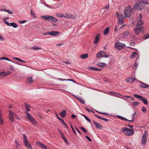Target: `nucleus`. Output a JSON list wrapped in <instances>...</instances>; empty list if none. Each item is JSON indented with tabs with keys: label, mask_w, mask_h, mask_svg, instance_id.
<instances>
[{
	"label": "nucleus",
	"mask_w": 149,
	"mask_h": 149,
	"mask_svg": "<svg viewBox=\"0 0 149 149\" xmlns=\"http://www.w3.org/2000/svg\"><path fill=\"white\" fill-rule=\"evenodd\" d=\"M24 106L25 107L26 111L27 112H26V117L31 122L32 124L33 125H36L38 124V123L35 120L33 116L29 113H28V112L30 111V106L26 103H24Z\"/></svg>",
	"instance_id": "f257e3e1"
},
{
	"label": "nucleus",
	"mask_w": 149,
	"mask_h": 149,
	"mask_svg": "<svg viewBox=\"0 0 149 149\" xmlns=\"http://www.w3.org/2000/svg\"><path fill=\"white\" fill-rule=\"evenodd\" d=\"M121 130L125 135L130 136L133 135L134 133V131L131 129L125 127H122Z\"/></svg>",
	"instance_id": "f03ea898"
},
{
	"label": "nucleus",
	"mask_w": 149,
	"mask_h": 149,
	"mask_svg": "<svg viewBox=\"0 0 149 149\" xmlns=\"http://www.w3.org/2000/svg\"><path fill=\"white\" fill-rule=\"evenodd\" d=\"M148 136V132L147 131H146L143 134L142 138L141 143L143 146H144L146 143Z\"/></svg>",
	"instance_id": "7ed1b4c3"
},
{
	"label": "nucleus",
	"mask_w": 149,
	"mask_h": 149,
	"mask_svg": "<svg viewBox=\"0 0 149 149\" xmlns=\"http://www.w3.org/2000/svg\"><path fill=\"white\" fill-rule=\"evenodd\" d=\"M41 17L46 20L53 21L54 22L57 21V19H56L51 16L45 15L42 16Z\"/></svg>",
	"instance_id": "20e7f679"
},
{
	"label": "nucleus",
	"mask_w": 149,
	"mask_h": 149,
	"mask_svg": "<svg viewBox=\"0 0 149 149\" xmlns=\"http://www.w3.org/2000/svg\"><path fill=\"white\" fill-rule=\"evenodd\" d=\"M23 141L24 143V145L27 148L29 149H33L31 146L28 141L26 136L25 134L23 135Z\"/></svg>",
	"instance_id": "39448f33"
},
{
	"label": "nucleus",
	"mask_w": 149,
	"mask_h": 149,
	"mask_svg": "<svg viewBox=\"0 0 149 149\" xmlns=\"http://www.w3.org/2000/svg\"><path fill=\"white\" fill-rule=\"evenodd\" d=\"M131 8L130 6L126 7L125 9V10L124 12V13L125 15V17H130L131 14Z\"/></svg>",
	"instance_id": "423d86ee"
},
{
	"label": "nucleus",
	"mask_w": 149,
	"mask_h": 149,
	"mask_svg": "<svg viewBox=\"0 0 149 149\" xmlns=\"http://www.w3.org/2000/svg\"><path fill=\"white\" fill-rule=\"evenodd\" d=\"M134 96L136 98H138L139 100L142 101L145 104L147 105L148 104V100L146 98H143L142 96L137 94H134Z\"/></svg>",
	"instance_id": "0eeeda50"
},
{
	"label": "nucleus",
	"mask_w": 149,
	"mask_h": 149,
	"mask_svg": "<svg viewBox=\"0 0 149 149\" xmlns=\"http://www.w3.org/2000/svg\"><path fill=\"white\" fill-rule=\"evenodd\" d=\"M142 18V15L140 13L137 19V23L136 24V26H139L142 25L143 24V21L141 20Z\"/></svg>",
	"instance_id": "6e6552de"
},
{
	"label": "nucleus",
	"mask_w": 149,
	"mask_h": 149,
	"mask_svg": "<svg viewBox=\"0 0 149 149\" xmlns=\"http://www.w3.org/2000/svg\"><path fill=\"white\" fill-rule=\"evenodd\" d=\"M9 118L11 122H12L14 121V116L15 115V113L11 111H9Z\"/></svg>",
	"instance_id": "1a4fd4ad"
},
{
	"label": "nucleus",
	"mask_w": 149,
	"mask_h": 149,
	"mask_svg": "<svg viewBox=\"0 0 149 149\" xmlns=\"http://www.w3.org/2000/svg\"><path fill=\"white\" fill-rule=\"evenodd\" d=\"M143 26L134 29L135 33L137 35H138L140 32H143Z\"/></svg>",
	"instance_id": "9d476101"
},
{
	"label": "nucleus",
	"mask_w": 149,
	"mask_h": 149,
	"mask_svg": "<svg viewBox=\"0 0 149 149\" xmlns=\"http://www.w3.org/2000/svg\"><path fill=\"white\" fill-rule=\"evenodd\" d=\"M139 3H136L133 7V9H137L138 10H141L143 9L144 8V5H143V6L142 7H139Z\"/></svg>",
	"instance_id": "9b49d317"
},
{
	"label": "nucleus",
	"mask_w": 149,
	"mask_h": 149,
	"mask_svg": "<svg viewBox=\"0 0 149 149\" xmlns=\"http://www.w3.org/2000/svg\"><path fill=\"white\" fill-rule=\"evenodd\" d=\"M65 18H71L72 19H74L76 17V15H72L69 13H65Z\"/></svg>",
	"instance_id": "f8f14e48"
},
{
	"label": "nucleus",
	"mask_w": 149,
	"mask_h": 149,
	"mask_svg": "<svg viewBox=\"0 0 149 149\" xmlns=\"http://www.w3.org/2000/svg\"><path fill=\"white\" fill-rule=\"evenodd\" d=\"M125 18V17H124L122 14H121L120 18H119V24L121 25H122L123 24L124 20Z\"/></svg>",
	"instance_id": "ddd939ff"
},
{
	"label": "nucleus",
	"mask_w": 149,
	"mask_h": 149,
	"mask_svg": "<svg viewBox=\"0 0 149 149\" xmlns=\"http://www.w3.org/2000/svg\"><path fill=\"white\" fill-rule=\"evenodd\" d=\"M36 145L44 149H47V147L45 145L39 141L37 142Z\"/></svg>",
	"instance_id": "4468645a"
},
{
	"label": "nucleus",
	"mask_w": 149,
	"mask_h": 149,
	"mask_svg": "<svg viewBox=\"0 0 149 149\" xmlns=\"http://www.w3.org/2000/svg\"><path fill=\"white\" fill-rule=\"evenodd\" d=\"M100 34H98L95 36V41L93 42L94 44H96L98 42L100 39Z\"/></svg>",
	"instance_id": "2eb2a0df"
},
{
	"label": "nucleus",
	"mask_w": 149,
	"mask_h": 149,
	"mask_svg": "<svg viewBox=\"0 0 149 149\" xmlns=\"http://www.w3.org/2000/svg\"><path fill=\"white\" fill-rule=\"evenodd\" d=\"M59 33L58 32L55 31L48 32V34L52 36H56Z\"/></svg>",
	"instance_id": "dca6fc26"
},
{
	"label": "nucleus",
	"mask_w": 149,
	"mask_h": 149,
	"mask_svg": "<svg viewBox=\"0 0 149 149\" xmlns=\"http://www.w3.org/2000/svg\"><path fill=\"white\" fill-rule=\"evenodd\" d=\"M93 123L95 125L96 127L97 128L102 129V127L100 123L94 121H93Z\"/></svg>",
	"instance_id": "f3484780"
},
{
	"label": "nucleus",
	"mask_w": 149,
	"mask_h": 149,
	"mask_svg": "<svg viewBox=\"0 0 149 149\" xmlns=\"http://www.w3.org/2000/svg\"><path fill=\"white\" fill-rule=\"evenodd\" d=\"M124 46L123 45L119 42H118L116 43L115 45V47L117 48H121Z\"/></svg>",
	"instance_id": "a211bd4d"
},
{
	"label": "nucleus",
	"mask_w": 149,
	"mask_h": 149,
	"mask_svg": "<svg viewBox=\"0 0 149 149\" xmlns=\"http://www.w3.org/2000/svg\"><path fill=\"white\" fill-rule=\"evenodd\" d=\"M118 117L120 119H121L123 120L124 121H129L130 122H132L133 120V118H132V120H129L124 117H123L122 116H118Z\"/></svg>",
	"instance_id": "6ab92c4d"
},
{
	"label": "nucleus",
	"mask_w": 149,
	"mask_h": 149,
	"mask_svg": "<svg viewBox=\"0 0 149 149\" xmlns=\"http://www.w3.org/2000/svg\"><path fill=\"white\" fill-rule=\"evenodd\" d=\"M0 11H4L8 13L9 14H12L13 13L10 10L5 9H0Z\"/></svg>",
	"instance_id": "aec40b11"
},
{
	"label": "nucleus",
	"mask_w": 149,
	"mask_h": 149,
	"mask_svg": "<svg viewBox=\"0 0 149 149\" xmlns=\"http://www.w3.org/2000/svg\"><path fill=\"white\" fill-rule=\"evenodd\" d=\"M88 69L94 71H100L102 70V69H99L98 68H94L93 67H90L88 68Z\"/></svg>",
	"instance_id": "412c9836"
},
{
	"label": "nucleus",
	"mask_w": 149,
	"mask_h": 149,
	"mask_svg": "<svg viewBox=\"0 0 149 149\" xmlns=\"http://www.w3.org/2000/svg\"><path fill=\"white\" fill-rule=\"evenodd\" d=\"M97 65L99 67H104L106 66V64L105 63L100 62L97 64Z\"/></svg>",
	"instance_id": "4be33fe9"
},
{
	"label": "nucleus",
	"mask_w": 149,
	"mask_h": 149,
	"mask_svg": "<svg viewBox=\"0 0 149 149\" xmlns=\"http://www.w3.org/2000/svg\"><path fill=\"white\" fill-rule=\"evenodd\" d=\"M140 86L142 88H147L149 87V85L142 82L141 83Z\"/></svg>",
	"instance_id": "5701e85b"
},
{
	"label": "nucleus",
	"mask_w": 149,
	"mask_h": 149,
	"mask_svg": "<svg viewBox=\"0 0 149 149\" xmlns=\"http://www.w3.org/2000/svg\"><path fill=\"white\" fill-rule=\"evenodd\" d=\"M80 57L82 58L85 59L88 57V55L87 54H84L81 55Z\"/></svg>",
	"instance_id": "b1692460"
},
{
	"label": "nucleus",
	"mask_w": 149,
	"mask_h": 149,
	"mask_svg": "<svg viewBox=\"0 0 149 149\" xmlns=\"http://www.w3.org/2000/svg\"><path fill=\"white\" fill-rule=\"evenodd\" d=\"M94 115L96 117H97L98 118H99V119H102V120H103L106 121H109V120L107 119H106V118H102L101 117H100L99 116H98V115H97L96 114H94Z\"/></svg>",
	"instance_id": "393cba45"
},
{
	"label": "nucleus",
	"mask_w": 149,
	"mask_h": 149,
	"mask_svg": "<svg viewBox=\"0 0 149 149\" xmlns=\"http://www.w3.org/2000/svg\"><path fill=\"white\" fill-rule=\"evenodd\" d=\"M60 113L62 118H64L66 116L65 111V110H63Z\"/></svg>",
	"instance_id": "a878e982"
},
{
	"label": "nucleus",
	"mask_w": 149,
	"mask_h": 149,
	"mask_svg": "<svg viewBox=\"0 0 149 149\" xmlns=\"http://www.w3.org/2000/svg\"><path fill=\"white\" fill-rule=\"evenodd\" d=\"M8 17H6L5 18H4L3 20V22L5 23L8 26H10V23L8 22L7 21H6V20L8 19Z\"/></svg>",
	"instance_id": "bb28decb"
},
{
	"label": "nucleus",
	"mask_w": 149,
	"mask_h": 149,
	"mask_svg": "<svg viewBox=\"0 0 149 149\" xmlns=\"http://www.w3.org/2000/svg\"><path fill=\"white\" fill-rule=\"evenodd\" d=\"M102 57L107 58L108 57V55L106 54V53L105 52L102 51Z\"/></svg>",
	"instance_id": "cd10ccee"
},
{
	"label": "nucleus",
	"mask_w": 149,
	"mask_h": 149,
	"mask_svg": "<svg viewBox=\"0 0 149 149\" xmlns=\"http://www.w3.org/2000/svg\"><path fill=\"white\" fill-rule=\"evenodd\" d=\"M139 2L141 3L148 4V0H141L139 1Z\"/></svg>",
	"instance_id": "c85d7f7f"
},
{
	"label": "nucleus",
	"mask_w": 149,
	"mask_h": 149,
	"mask_svg": "<svg viewBox=\"0 0 149 149\" xmlns=\"http://www.w3.org/2000/svg\"><path fill=\"white\" fill-rule=\"evenodd\" d=\"M135 79H133L132 78L129 79H126V81L127 82H128L130 83H132L134 82Z\"/></svg>",
	"instance_id": "c756f323"
},
{
	"label": "nucleus",
	"mask_w": 149,
	"mask_h": 149,
	"mask_svg": "<svg viewBox=\"0 0 149 149\" xmlns=\"http://www.w3.org/2000/svg\"><path fill=\"white\" fill-rule=\"evenodd\" d=\"M10 25L15 28H16L17 26V24L15 23L12 22L10 23Z\"/></svg>",
	"instance_id": "7c9ffc66"
},
{
	"label": "nucleus",
	"mask_w": 149,
	"mask_h": 149,
	"mask_svg": "<svg viewBox=\"0 0 149 149\" xmlns=\"http://www.w3.org/2000/svg\"><path fill=\"white\" fill-rule=\"evenodd\" d=\"M33 81L32 78L31 77H29L27 78V82L30 83H32Z\"/></svg>",
	"instance_id": "2f4dec72"
},
{
	"label": "nucleus",
	"mask_w": 149,
	"mask_h": 149,
	"mask_svg": "<svg viewBox=\"0 0 149 149\" xmlns=\"http://www.w3.org/2000/svg\"><path fill=\"white\" fill-rule=\"evenodd\" d=\"M96 56L97 57H100L101 56L102 57V51H100L98 52L96 55Z\"/></svg>",
	"instance_id": "473e14b6"
},
{
	"label": "nucleus",
	"mask_w": 149,
	"mask_h": 149,
	"mask_svg": "<svg viewBox=\"0 0 149 149\" xmlns=\"http://www.w3.org/2000/svg\"><path fill=\"white\" fill-rule=\"evenodd\" d=\"M6 76V72H5L3 71L0 73V77H4Z\"/></svg>",
	"instance_id": "72a5a7b5"
},
{
	"label": "nucleus",
	"mask_w": 149,
	"mask_h": 149,
	"mask_svg": "<svg viewBox=\"0 0 149 149\" xmlns=\"http://www.w3.org/2000/svg\"><path fill=\"white\" fill-rule=\"evenodd\" d=\"M75 98L78 100H79L80 102H81L83 104H84L85 103V101L84 100H82L80 98L77 97H75Z\"/></svg>",
	"instance_id": "f704fd0d"
},
{
	"label": "nucleus",
	"mask_w": 149,
	"mask_h": 149,
	"mask_svg": "<svg viewBox=\"0 0 149 149\" xmlns=\"http://www.w3.org/2000/svg\"><path fill=\"white\" fill-rule=\"evenodd\" d=\"M32 49H35V50H37L38 49H41L42 48L40 47H38L37 46H34L33 47L31 48Z\"/></svg>",
	"instance_id": "c9c22d12"
},
{
	"label": "nucleus",
	"mask_w": 149,
	"mask_h": 149,
	"mask_svg": "<svg viewBox=\"0 0 149 149\" xmlns=\"http://www.w3.org/2000/svg\"><path fill=\"white\" fill-rule=\"evenodd\" d=\"M109 27L107 28L104 31V34H107L109 31Z\"/></svg>",
	"instance_id": "e433bc0d"
},
{
	"label": "nucleus",
	"mask_w": 149,
	"mask_h": 149,
	"mask_svg": "<svg viewBox=\"0 0 149 149\" xmlns=\"http://www.w3.org/2000/svg\"><path fill=\"white\" fill-rule=\"evenodd\" d=\"M57 16L60 17H64L65 18V14L63 15L62 14H57Z\"/></svg>",
	"instance_id": "4c0bfd02"
},
{
	"label": "nucleus",
	"mask_w": 149,
	"mask_h": 149,
	"mask_svg": "<svg viewBox=\"0 0 149 149\" xmlns=\"http://www.w3.org/2000/svg\"><path fill=\"white\" fill-rule=\"evenodd\" d=\"M31 15L33 16L34 18H36L35 14L33 12V11L32 10H31Z\"/></svg>",
	"instance_id": "58836bf2"
},
{
	"label": "nucleus",
	"mask_w": 149,
	"mask_h": 149,
	"mask_svg": "<svg viewBox=\"0 0 149 149\" xmlns=\"http://www.w3.org/2000/svg\"><path fill=\"white\" fill-rule=\"evenodd\" d=\"M14 59H15L16 60H18L19 61H20V62H23V63L26 62L25 61H24L23 60H22L21 59L19 58L15 57V58H14Z\"/></svg>",
	"instance_id": "ea45409f"
},
{
	"label": "nucleus",
	"mask_w": 149,
	"mask_h": 149,
	"mask_svg": "<svg viewBox=\"0 0 149 149\" xmlns=\"http://www.w3.org/2000/svg\"><path fill=\"white\" fill-rule=\"evenodd\" d=\"M136 54H137L136 52H133L131 55V58H133L134 57H135V56H136Z\"/></svg>",
	"instance_id": "a19ab883"
},
{
	"label": "nucleus",
	"mask_w": 149,
	"mask_h": 149,
	"mask_svg": "<svg viewBox=\"0 0 149 149\" xmlns=\"http://www.w3.org/2000/svg\"><path fill=\"white\" fill-rule=\"evenodd\" d=\"M0 59L1 60H5L9 61H10V60L9 59L7 58H6L4 57H1Z\"/></svg>",
	"instance_id": "79ce46f5"
},
{
	"label": "nucleus",
	"mask_w": 149,
	"mask_h": 149,
	"mask_svg": "<svg viewBox=\"0 0 149 149\" xmlns=\"http://www.w3.org/2000/svg\"><path fill=\"white\" fill-rule=\"evenodd\" d=\"M133 106H136L138 105L139 104V102H132Z\"/></svg>",
	"instance_id": "37998d69"
},
{
	"label": "nucleus",
	"mask_w": 149,
	"mask_h": 149,
	"mask_svg": "<svg viewBox=\"0 0 149 149\" xmlns=\"http://www.w3.org/2000/svg\"><path fill=\"white\" fill-rule=\"evenodd\" d=\"M70 127H71V129L72 130L74 133L75 134H76L77 133H76V132L74 130V129L73 128V126H72V125L71 124V123L70 124Z\"/></svg>",
	"instance_id": "c03bdc74"
},
{
	"label": "nucleus",
	"mask_w": 149,
	"mask_h": 149,
	"mask_svg": "<svg viewBox=\"0 0 149 149\" xmlns=\"http://www.w3.org/2000/svg\"><path fill=\"white\" fill-rule=\"evenodd\" d=\"M142 111L143 113H145L146 112L147 110H146V108L145 107H143L142 108Z\"/></svg>",
	"instance_id": "a18cd8bd"
},
{
	"label": "nucleus",
	"mask_w": 149,
	"mask_h": 149,
	"mask_svg": "<svg viewBox=\"0 0 149 149\" xmlns=\"http://www.w3.org/2000/svg\"><path fill=\"white\" fill-rule=\"evenodd\" d=\"M143 38L145 39H147L149 38V34H146L145 35Z\"/></svg>",
	"instance_id": "49530a36"
},
{
	"label": "nucleus",
	"mask_w": 149,
	"mask_h": 149,
	"mask_svg": "<svg viewBox=\"0 0 149 149\" xmlns=\"http://www.w3.org/2000/svg\"><path fill=\"white\" fill-rule=\"evenodd\" d=\"M80 128L81 129L82 131H83L84 132H85V133H86L87 132V131L84 128V127H80Z\"/></svg>",
	"instance_id": "de8ad7c7"
},
{
	"label": "nucleus",
	"mask_w": 149,
	"mask_h": 149,
	"mask_svg": "<svg viewBox=\"0 0 149 149\" xmlns=\"http://www.w3.org/2000/svg\"><path fill=\"white\" fill-rule=\"evenodd\" d=\"M132 117L134 118H135L137 117V114L135 112H134V113H133L132 115Z\"/></svg>",
	"instance_id": "09e8293b"
},
{
	"label": "nucleus",
	"mask_w": 149,
	"mask_h": 149,
	"mask_svg": "<svg viewBox=\"0 0 149 149\" xmlns=\"http://www.w3.org/2000/svg\"><path fill=\"white\" fill-rule=\"evenodd\" d=\"M129 34V33L128 31H125L124 33V35L125 36H127Z\"/></svg>",
	"instance_id": "8fccbe9b"
},
{
	"label": "nucleus",
	"mask_w": 149,
	"mask_h": 149,
	"mask_svg": "<svg viewBox=\"0 0 149 149\" xmlns=\"http://www.w3.org/2000/svg\"><path fill=\"white\" fill-rule=\"evenodd\" d=\"M11 73V72L10 71H7L6 72V76L8 74H10Z\"/></svg>",
	"instance_id": "3c124183"
},
{
	"label": "nucleus",
	"mask_w": 149,
	"mask_h": 149,
	"mask_svg": "<svg viewBox=\"0 0 149 149\" xmlns=\"http://www.w3.org/2000/svg\"><path fill=\"white\" fill-rule=\"evenodd\" d=\"M63 139V140L66 142L68 143V141L67 139H66L65 136H62V137Z\"/></svg>",
	"instance_id": "603ef678"
},
{
	"label": "nucleus",
	"mask_w": 149,
	"mask_h": 149,
	"mask_svg": "<svg viewBox=\"0 0 149 149\" xmlns=\"http://www.w3.org/2000/svg\"><path fill=\"white\" fill-rule=\"evenodd\" d=\"M26 22V21L25 20H23L22 21H19V23L21 24H23Z\"/></svg>",
	"instance_id": "864d4df0"
},
{
	"label": "nucleus",
	"mask_w": 149,
	"mask_h": 149,
	"mask_svg": "<svg viewBox=\"0 0 149 149\" xmlns=\"http://www.w3.org/2000/svg\"><path fill=\"white\" fill-rule=\"evenodd\" d=\"M85 137L87 139L90 141H92L91 139L88 136H86Z\"/></svg>",
	"instance_id": "5fc2aeb1"
},
{
	"label": "nucleus",
	"mask_w": 149,
	"mask_h": 149,
	"mask_svg": "<svg viewBox=\"0 0 149 149\" xmlns=\"http://www.w3.org/2000/svg\"><path fill=\"white\" fill-rule=\"evenodd\" d=\"M86 110L89 112H91V111H92V110L89 109L88 108H86Z\"/></svg>",
	"instance_id": "6e6d98bb"
},
{
	"label": "nucleus",
	"mask_w": 149,
	"mask_h": 149,
	"mask_svg": "<svg viewBox=\"0 0 149 149\" xmlns=\"http://www.w3.org/2000/svg\"><path fill=\"white\" fill-rule=\"evenodd\" d=\"M137 66H138L137 64V63H136L134 65L133 68H134V69L135 68H136L137 67Z\"/></svg>",
	"instance_id": "4d7b16f0"
},
{
	"label": "nucleus",
	"mask_w": 149,
	"mask_h": 149,
	"mask_svg": "<svg viewBox=\"0 0 149 149\" xmlns=\"http://www.w3.org/2000/svg\"><path fill=\"white\" fill-rule=\"evenodd\" d=\"M97 111V112L99 113H101V114H104V115H108V113H102V112H100L98 111Z\"/></svg>",
	"instance_id": "13d9d810"
},
{
	"label": "nucleus",
	"mask_w": 149,
	"mask_h": 149,
	"mask_svg": "<svg viewBox=\"0 0 149 149\" xmlns=\"http://www.w3.org/2000/svg\"><path fill=\"white\" fill-rule=\"evenodd\" d=\"M109 93H112L113 94H118L119 95H120V94L118 93H116V92H113V91H110L109 92Z\"/></svg>",
	"instance_id": "bf43d9fd"
},
{
	"label": "nucleus",
	"mask_w": 149,
	"mask_h": 149,
	"mask_svg": "<svg viewBox=\"0 0 149 149\" xmlns=\"http://www.w3.org/2000/svg\"><path fill=\"white\" fill-rule=\"evenodd\" d=\"M119 26V25H118V26H116V27L115 28V29H114V31L115 32L116 31H117V28L118 29Z\"/></svg>",
	"instance_id": "052dcab7"
},
{
	"label": "nucleus",
	"mask_w": 149,
	"mask_h": 149,
	"mask_svg": "<svg viewBox=\"0 0 149 149\" xmlns=\"http://www.w3.org/2000/svg\"><path fill=\"white\" fill-rule=\"evenodd\" d=\"M76 117L77 116L76 115H74V114H72L71 115V117L73 119L76 118Z\"/></svg>",
	"instance_id": "680f3d73"
},
{
	"label": "nucleus",
	"mask_w": 149,
	"mask_h": 149,
	"mask_svg": "<svg viewBox=\"0 0 149 149\" xmlns=\"http://www.w3.org/2000/svg\"><path fill=\"white\" fill-rule=\"evenodd\" d=\"M85 118L88 122H91L90 120L87 116Z\"/></svg>",
	"instance_id": "e2e57ef3"
},
{
	"label": "nucleus",
	"mask_w": 149,
	"mask_h": 149,
	"mask_svg": "<svg viewBox=\"0 0 149 149\" xmlns=\"http://www.w3.org/2000/svg\"><path fill=\"white\" fill-rule=\"evenodd\" d=\"M56 116L57 117V118H58V119H59L60 120L63 121V119L61 118H60L59 117L58 114H56Z\"/></svg>",
	"instance_id": "0e129e2a"
},
{
	"label": "nucleus",
	"mask_w": 149,
	"mask_h": 149,
	"mask_svg": "<svg viewBox=\"0 0 149 149\" xmlns=\"http://www.w3.org/2000/svg\"><path fill=\"white\" fill-rule=\"evenodd\" d=\"M120 24H119V28L118 29H119V30H120L122 28L125 26V25H123L121 27V26H120Z\"/></svg>",
	"instance_id": "69168bd1"
},
{
	"label": "nucleus",
	"mask_w": 149,
	"mask_h": 149,
	"mask_svg": "<svg viewBox=\"0 0 149 149\" xmlns=\"http://www.w3.org/2000/svg\"><path fill=\"white\" fill-rule=\"evenodd\" d=\"M109 4H108V5L106 6L104 8L109 9Z\"/></svg>",
	"instance_id": "338daca9"
},
{
	"label": "nucleus",
	"mask_w": 149,
	"mask_h": 149,
	"mask_svg": "<svg viewBox=\"0 0 149 149\" xmlns=\"http://www.w3.org/2000/svg\"><path fill=\"white\" fill-rule=\"evenodd\" d=\"M58 79L60 80V81H65V80H66V79H61V78H58Z\"/></svg>",
	"instance_id": "774afa93"
}]
</instances>
